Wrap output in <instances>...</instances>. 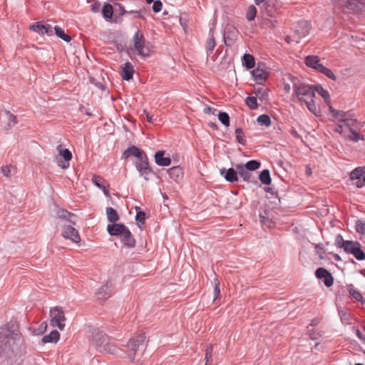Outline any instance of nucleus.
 <instances>
[{
    "label": "nucleus",
    "mask_w": 365,
    "mask_h": 365,
    "mask_svg": "<svg viewBox=\"0 0 365 365\" xmlns=\"http://www.w3.org/2000/svg\"><path fill=\"white\" fill-rule=\"evenodd\" d=\"M24 339L15 323L0 329V359L13 364L21 360L24 354Z\"/></svg>",
    "instance_id": "obj_1"
},
{
    "label": "nucleus",
    "mask_w": 365,
    "mask_h": 365,
    "mask_svg": "<svg viewBox=\"0 0 365 365\" xmlns=\"http://www.w3.org/2000/svg\"><path fill=\"white\" fill-rule=\"evenodd\" d=\"M292 97L297 98L300 103H304L307 109L311 113L315 115H318L319 110L315 105L314 100L315 97L314 88L305 83L297 81L294 83Z\"/></svg>",
    "instance_id": "obj_2"
},
{
    "label": "nucleus",
    "mask_w": 365,
    "mask_h": 365,
    "mask_svg": "<svg viewBox=\"0 0 365 365\" xmlns=\"http://www.w3.org/2000/svg\"><path fill=\"white\" fill-rule=\"evenodd\" d=\"M133 46L130 47V52L138 55L142 58H147L150 56L151 46L148 41H146L144 36L139 31H137L132 38Z\"/></svg>",
    "instance_id": "obj_3"
},
{
    "label": "nucleus",
    "mask_w": 365,
    "mask_h": 365,
    "mask_svg": "<svg viewBox=\"0 0 365 365\" xmlns=\"http://www.w3.org/2000/svg\"><path fill=\"white\" fill-rule=\"evenodd\" d=\"M93 342L96 349L100 352L115 354L118 352L116 346L111 341L106 334L96 331L93 333Z\"/></svg>",
    "instance_id": "obj_4"
},
{
    "label": "nucleus",
    "mask_w": 365,
    "mask_h": 365,
    "mask_svg": "<svg viewBox=\"0 0 365 365\" xmlns=\"http://www.w3.org/2000/svg\"><path fill=\"white\" fill-rule=\"evenodd\" d=\"M51 324L53 327L58 328L61 331L65 327L66 317L63 310L58 307H53L50 310Z\"/></svg>",
    "instance_id": "obj_5"
},
{
    "label": "nucleus",
    "mask_w": 365,
    "mask_h": 365,
    "mask_svg": "<svg viewBox=\"0 0 365 365\" xmlns=\"http://www.w3.org/2000/svg\"><path fill=\"white\" fill-rule=\"evenodd\" d=\"M145 340L144 334H139L135 339L130 340L127 344V348L129 351L128 356L131 360L135 359V356L140 347H143V343Z\"/></svg>",
    "instance_id": "obj_6"
},
{
    "label": "nucleus",
    "mask_w": 365,
    "mask_h": 365,
    "mask_svg": "<svg viewBox=\"0 0 365 365\" xmlns=\"http://www.w3.org/2000/svg\"><path fill=\"white\" fill-rule=\"evenodd\" d=\"M58 155L56 157V161L58 165L63 169H66L69 166V161L72 158L71 151L67 148H63L61 145L57 146Z\"/></svg>",
    "instance_id": "obj_7"
},
{
    "label": "nucleus",
    "mask_w": 365,
    "mask_h": 365,
    "mask_svg": "<svg viewBox=\"0 0 365 365\" xmlns=\"http://www.w3.org/2000/svg\"><path fill=\"white\" fill-rule=\"evenodd\" d=\"M329 111L336 120L344 122L345 127L350 128L354 125V120L350 113L336 110L331 106L329 107Z\"/></svg>",
    "instance_id": "obj_8"
},
{
    "label": "nucleus",
    "mask_w": 365,
    "mask_h": 365,
    "mask_svg": "<svg viewBox=\"0 0 365 365\" xmlns=\"http://www.w3.org/2000/svg\"><path fill=\"white\" fill-rule=\"evenodd\" d=\"M344 252L348 254H351L358 260L365 259V253L361 250V245L358 242L351 241L350 242H347Z\"/></svg>",
    "instance_id": "obj_9"
},
{
    "label": "nucleus",
    "mask_w": 365,
    "mask_h": 365,
    "mask_svg": "<svg viewBox=\"0 0 365 365\" xmlns=\"http://www.w3.org/2000/svg\"><path fill=\"white\" fill-rule=\"evenodd\" d=\"M311 26L308 21H300L294 27L296 43H299L302 38L306 37L310 31Z\"/></svg>",
    "instance_id": "obj_10"
},
{
    "label": "nucleus",
    "mask_w": 365,
    "mask_h": 365,
    "mask_svg": "<svg viewBox=\"0 0 365 365\" xmlns=\"http://www.w3.org/2000/svg\"><path fill=\"white\" fill-rule=\"evenodd\" d=\"M350 179L357 187H362L365 184V168L359 167L350 174Z\"/></svg>",
    "instance_id": "obj_11"
},
{
    "label": "nucleus",
    "mask_w": 365,
    "mask_h": 365,
    "mask_svg": "<svg viewBox=\"0 0 365 365\" xmlns=\"http://www.w3.org/2000/svg\"><path fill=\"white\" fill-rule=\"evenodd\" d=\"M338 4L341 7L348 9L354 12L361 10L365 7L362 0H338Z\"/></svg>",
    "instance_id": "obj_12"
},
{
    "label": "nucleus",
    "mask_w": 365,
    "mask_h": 365,
    "mask_svg": "<svg viewBox=\"0 0 365 365\" xmlns=\"http://www.w3.org/2000/svg\"><path fill=\"white\" fill-rule=\"evenodd\" d=\"M62 235L66 239H69L73 242L78 243L81 240L78 232L71 225H64Z\"/></svg>",
    "instance_id": "obj_13"
},
{
    "label": "nucleus",
    "mask_w": 365,
    "mask_h": 365,
    "mask_svg": "<svg viewBox=\"0 0 365 365\" xmlns=\"http://www.w3.org/2000/svg\"><path fill=\"white\" fill-rule=\"evenodd\" d=\"M130 156L135 157L138 160H142L144 158H146V155L144 153V152L137 148L136 146L132 145L129 148H128L123 153V158L125 159H127L130 158Z\"/></svg>",
    "instance_id": "obj_14"
},
{
    "label": "nucleus",
    "mask_w": 365,
    "mask_h": 365,
    "mask_svg": "<svg viewBox=\"0 0 365 365\" xmlns=\"http://www.w3.org/2000/svg\"><path fill=\"white\" fill-rule=\"evenodd\" d=\"M316 276L318 279H323L324 284L329 287L333 284L334 279L330 272L326 269L320 267L316 270Z\"/></svg>",
    "instance_id": "obj_15"
},
{
    "label": "nucleus",
    "mask_w": 365,
    "mask_h": 365,
    "mask_svg": "<svg viewBox=\"0 0 365 365\" xmlns=\"http://www.w3.org/2000/svg\"><path fill=\"white\" fill-rule=\"evenodd\" d=\"M135 167L140 175L143 177L145 180H148V175L151 173V170L149 168L147 158L139 160V162L135 164Z\"/></svg>",
    "instance_id": "obj_16"
},
{
    "label": "nucleus",
    "mask_w": 365,
    "mask_h": 365,
    "mask_svg": "<svg viewBox=\"0 0 365 365\" xmlns=\"http://www.w3.org/2000/svg\"><path fill=\"white\" fill-rule=\"evenodd\" d=\"M237 170L234 168H229L228 170L222 168L220 170V175L224 176L225 179L230 182H235L237 181Z\"/></svg>",
    "instance_id": "obj_17"
},
{
    "label": "nucleus",
    "mask_w": 365,
    "mask_h": 365,
    "mask_svg": "<svg viewBox=\"0 0 365 365\" xmlns=\"http://www.w3.org/2000/svg\"><path fill=\"white\" fill-rule=\"evenodd\" d=\"M165 152L163 150L158 151L155 154V160L157 165L160 166H169L171 164L170 157H165Z\"/></svg>",
    "instance_id": "obj_18"
},
{
    "label": "nucleus",
    "mask_w": 365,
    "mask_h": 365,
    "mask_svg": "<svg viewBox=\"0 0 365 365\" xmlns=\"http://www.w3.org/2000/svg\"><path fill=\"white\" fill-rule=\"evenodd\" d=\"M305 63L307 66L312 68L319 72V67L324 66L321 63L319 58L317 56H308L306 57Z\"/></svg>",
    "instance_id": "obj_19"
},
{
    "label": "nucleus",
    "mask_w": 365,
    "mask_h": 365,
    "mask_svg": "<svg viewBox=\"0 0 365 365\" xmlns=\"http://www.w3.org/2000/svg\"><path fill=\"white\" fill-rule=\"evenodd\" d=\"M134 73L133 66L130 62L125 63L122 67L121 76L125 81H130Z\"/></svg>",
    "instance_id": "obj_20"
},
{
    "label": "nucleus",
    "mask_w": 365,
    "mask_h": 365,
    "mask_svg": "<svg viewBox=\"0 0 365 365\" xmlns=\"http://www.w3.org/2000/svg\"><path fill=\"white\" fill-rule=\"evenodd\" d=\"M111 284H106L102 286L96 293L97 297L99 299H106L111 295Z\"/></svg>",
    "instance_id": "obj_21"
},
{
    "label": "nucleus",
    "mask_w": 365,
    "mask_h": 365,
    "mask_svg": "<svg viewBox=\"0 0 365 365\" xmlns=\"http://www.w3.org/2000/svg\"><path fill=\"white\" fill-rule=\"evenodd\" d=\"M120 237L124 245L128 247H133L135 245V240L132 237L131 232L127 228H125Z\"/></svg>",
    "instance_id": "obj_22"
},
{
    "label": "nucleus",
    "mask_w": 365,
    "mask_h": 365,
    "mask_svg": "<svg viewBox=\"0 0 365 365\" xmlns=\"http://www.w3.org/2000/svg\"><path fill=\"white\" fill-rule=\"evenodd\" d=\"M125 228L126 227L122 224L115 223L113 225H108L107 227V230L110 235L118 236L121 235Z\"/></svg>",
    "instance_id": "obj_23"
},
{
    "label": "nucleus",
    "mask_w": 365,
    "mask_h": 365,
    "mask_svg": "<svg viewBox=\"0 0 365 365\" xmlns=\"http://www.w3.org/2000/svg\"><path fill=\"white\" fill-rule=\"evenodd\" d=\"M252 75L255 81L259 84H262L267 78V73L265 71L260 68L254 69L252 72Z\"/></svg>",
    "instance_id": "obj_24"
},
{
    "label": "nucleus",
    "mask_w": 365,
    "mask_h": 365,
    "mask_svg": "<svg viewBox=\"0 0 365 365\" xmlns=\"http://www.w3.org/2000/svg\"><path fill=\"white\" fill-rule=\"evenodd\" d=\"M60 339V334L58 331L53 330L49 334L45 335L42 338V342L46 343H57Z\"/></svg>",
    "instance_id": "obj_25"
},
{
    "label": "nucleus",
    "mask_w": 365,
    "mask_h": 365,
    "mask_svg": "<svg viewBox=\"0 0 365 365\" xmlns=\"http://www.w3.org/2000/svg\"><path fill=\"white\" fill-rule=\"evenodd\" d=\"M235 168L237 170L238 174L241 178H242L244 181L250 182L252 174L250 171L247 170V169H245V168L242 167V164L235 165Z\"/></svg>",
    "instance_id": "obj_26"
},
{
    "label": "nucleus",
    "mask_w": 365,
    "mask_h": 365,
    "mask_svg": "<svg viewBox=\"0 0 365 365\" xmlns=\"http://www.w3.org/2000/svg\"><path fill=\"white\" fill-rule=\"evenodd\" d=\"M168 173L172 179L177 181L182 178V172L180 167H173L168 170Z\"/></svg>",
    "instance_id": "obj_27"
},
{
    "label": "nucleus",
    "mask_w": 365,
    "mask_h": 365,
    "mask_svg": "<svg viewBox=\"0 0 365 365\" xmlns=\"http://www.w3.org/2000/svg\"><path fill=\"white\" fill-rule=\"evenodd\" d=\"M242 64L247 69H251L255 66V58L251 54L245 53L242 57Z\"/></svg>",
    "instance_id": "obj_28"
},
{
    "label": "nucleus",
    "mask_w": 365,
    "mask_h": 365,
    "mask_svg": "<svg viewBox=\"0 0 365 365\" xmlns=\"http://www.w3.org/2000/svg\"><path fill=\"white\" fill-rule=\"evenodd\" d=\"M314 88L315 92H317L324 100V102L329 105L330 103V96L329 92L321 86H317Z\"/></svg>",
    "instance_id": "obj_29"
},
{
    "label": "nucleus",
    "mask_w": 365,
    "mask_h": 365,
    "mask_svg": "<svg viewBox=\"0 0 365 365\" xmlns=\"http://www.w3.org/2000/svg\"><path fill=\"white\" fill-rule=\"evenodd\" d=\"M259 179L262 184L266 185H270L272 179L269 171L268 170H263L259 175Z\"/></svg>",
    "instance_id": "obj_30"
},
{
    "label": "nucleus",
    "mask_w": 365,
    "mask_h": 365,
    "mask_svg": "<svg viewBox=\"0 0 365 365\" xmlns=\"http://www.w3.org/2000/svg\"><path fill=\"white\" fill-rule=\"evenodd\" d=\"M106 215H107L108 221L110 222H115L119 219V216H118L117 212L115 211V210H114L112 207L106 208Z\"/></svg>",
    "instance_id": "obj_31"
},
{
    "label": "nucleus",
    "mask_w": 365,
    "mask_h": 365,
    "mask_svg": "<svg viewBox=\"0 0 365 365\" xmlns=\"http://www.w3.org/2000/svg\"><path fill=\"white\" fill-rule=\"evenodd\" d=\"M4 116L8 120L6 129L11 128L17 123L16 117L11 114L9 111H5Z\"/></svg>",
    "instance_id": "obj_32"
},
{
    "label": "nucleus",
    "mask_w": 365,
    "mask_h": 365,
    "mask_svg": "<svg viewBox=\"0 0 365 365\" xmlns=\"http://www.w3.org/2000/svg\"><path fill=\"white\" fill-rule=\"evenodd\" d=\"M102 13L105 19H111L113 14V6L109 4H106L102 8Z\"/></svg>",
    "instance_id": "obj_33"
},
{
    "label": "nucleus",
    "mask_w": 365,
    "mask_h": 365,
    "mask_svg": "<svg viewBox=\"0 0 365 365\" xmlns=\"http://www.w3.org/2000/svg\"><path fill=\"white\" fill-rule=\"evenodd\" d=\"M260 166V163L257 160H250L247 162L245 165H242L243 168L247 169L249 171H254L258 169Z\"/></svg>",
    "instance_id": "obj_34"
},
{
    "label": "nucleus",
    "mask_w": 365,
    "mask_h": 365,
    "mask_svg": "<svg viewBox=\"0 0 365 365\" xmlns=\"http://www.w3.org/2000/svg\"><path fill=\"white\" fill-rule=\"evenodd\" d=\"M53 29H54V32H55L56 35L58 38H60L63 39V41H65L66 42H69V41H71V37H70L69 36L66 35V34L64 33L63 30V29H61L60 27H58V26H55V27L53 28Z\"/></svg>",
    "instance_id": "obj_35"
},
{
    "label": "nucleus",
    "mask_w": 365,
    "mask_h": 365,
    "mask_svg": "<svg viewBox=\"0 0 365 365\" xmlns=\"http://www.w3.org/2000/svg\"><path fill=\"white\" fill-rule=\"evenodd\" d=\"M58 216L61 218L67 219L71 223H73V224L75 223V221H74V220L76 218L75 215L65 210H60L58 212Z\"/></svg>",
    "instance_id": "obj_36"
},
{
    "label": "nucleus",
    "mask_w": 365,
    "mask_h": 365,
    "mask_svg": "<svg viewBox=\"0 0 365 365\" xmlns=\"http://www.w3.org/2000/svg\"><path fill=\"white\" fill-rule=\"evenodd\" d=\"M247 106L252 110L257 109L258 107L257 97L255 96H249L246 98L245 100Z\"/></svg>",
    "instance_id": "obj_37"
},
{
    "label": "nucleus",
    "mask_w": 365,
    "mask_h": 365,
    "mask_svg": "<svg viewBox=\"0 0 365 365\" xmlns=\"http://www.w3.org/2000/svg\"><path fill=\"white\" fill-rule=\"evenodd\" d=\"M257 120L261 125L269 126L271 125V119L267 115H260Z\"/></svg>",
    "instance_id": "obj_38"
},
{
    "label": "nucleus",
    "mask_w": 365,
    "mask_h": 365,
    "mask_svg": "<svg viewBox=\"0 0 365 365\" xmlns=\"http://www.w3.org/2000/svg\"><path fill=\"white\" fill-rule=\"evenodd\" d=\"M217 117L219 120L225 126H228L230 125V117L228 114L225 112H219L217 113Z\"/></svg>",
    "instance_id": "obj_39"
},
{
    "label": "nucleus",
    "mask_w": 365,
    "mask_h": 365,
    "mask_svg": "<svg viewBox=\"0 0 365 365\" xmlns=\"http://www.w3.org/2000/svg\"><path fill=\"white\" fill-rule=\"evenodd\" d=\"M215 46V41L214 37L210 35L207 41L206 49L207 55H210Z\"/></svg>",
    "instance_id": "obj_40"
},
{
    "label": "nucleus",
    "mask_w": 365,
    "mask_h": 365,
    "mask_svg": "<svg viewBox=\"0 0 365 365\" xmlns=\"http://www.w3.org/2000/svg\"><path fill=\"white\" fill-rule=\"evenodd\" d=\"M319 72L332 80H336V78L334 73L329 68H326L325 66L319 67Z\"/></svg>",
    "instance_id": "obj_41"
},
{
    "label": "nucleus",
    "mask_w": 365,
    "mask_h": 365,
    "mask_svg": "<svg viewBox=\"0 0 365 365\" xmlns=\"http://www.w3.org/2000/svg\"><path fill=\"white\" fill-rule=\"evenodd\" d=\"M257 14V9L255 6L251 5L249 6L247 12V19L248 21H252L255 19Z\"/></svg>",
    "instance_id": "obj_42"
},
{
    "label": "nucleus",
    "mask_w": 365,
    "mask_h": 365,
    "mask_svg": "<svg viewBox=\"0 0 365 365\" xmlns=\"http://www.w3.org/2000/svg\"><path fill=\"white\" fill-rule=\"evenodd\" d=\"M350 242V240H344L341 235H338L335 243L338 247L343 248L345 250L346 243Z\"/></svg>",
    "instance_id": "obj_43"
},
{
    "label": "nucleus",
    "mask_w": 365,
    "mask_h": 365,
    "mask_svg": "<svg viewBox=\"0 0 365 365\" xmlns=\"http://www.w3.org/2000/svg\"><path fill=\"white\" fill-rule=\"evenodd\" d=\"M45 29L44 24L37 22L30 26V29L34 32L43 34V29Z\"/></svg>",
    "instance_id": "obj_44"
},
{
    "label": "nucleus",
    "mask_w": 365,
    "mask_h": 365,
    "mask_svg": "<svg viewBox=\"0 0 365 365\" xmlns=\"http://www.w3.org/2000/svg\"><path fill=\"white\" fill-rule=\"evenodd\" d=\"M350 130V134L348 135V138L352 141L357 142L358 140L362 139V136L360 133L356 132V130H354L350 128H349Z\"/></svg>",
    "instance_id": "obj_45"
},
{
    "label": "nucleus",
    "mask_w": 365,
    "mask_h": 365,
    "mask_svg": "<svg viewBox=\"0 0 365 365\" xmlns=\"http://www.w3.org/2000/svg\"><path fill=\"white\" fill-rule=\"evenodd\" d=\"M235 135H236L237 141L242 145H245V139L244 138V133H243L242 130L240 128H236L235 129Z\"/></svg>",
    "instance_id": "obj_46"
},
{
    "label": "nucleus",
    "mask_w": 365,
    "mask_h": 365,
    "mask_svg": "<svg viewBox=\"0 0 365 365\" xmlns=\"http://www.w3.org/2000/svg\"><path fill=\"white\" fill-rule=\"evenodd\" d=\"M355 228L358 233L363 234L365 231V223L363 221L359 220L356 222Z\"/></svg>",
    "instance_id": "obj_47"
},
{
    "label": "nucleus",
    "mask_w": 365,
    "mask_h": 365,
    "mask_svg": "<svg viewBox=\"0 0 365 365\" xmlns=\"http://www.w3.org/2000/svg\"><path fill=\"white\" fill-rule=\"evenodd\" d=\"M255 94L262 101L267 99V92L265 90L259 88L256 91Z\"/></svg>",
    "instance_id": "obj_48"
},
{
    "label": "nucleus",
    "mask_w": 365,
    "mask_h": 365,
    "mask_svg": "<svg viewBox=\"0 0 365 365\" xmlns=\"http://www.w3.org/2000/svg\"><path fill=\"white\" fill-rule=\"evenodd\" d=\"M153 10L155 13L160 12L162 9L163 4L160 0L153 1Z\"/></svg>",
    "instance_id": "obj_49"
},
{
    "label": "nucleus",
    "mask_w": 365,
    "mask_h": 365,
    "mask_svg": "<svg viewBox=\"0 0 365 365\" xmlns=\"http://www.w3.org/2000/svg\"><path fill=\"white\" fill-rule=\"evenodd\" d=\"M213 283H214V295H215V299H216L220 295V282L217 279H215Z\"/></svg>",
    "instance_id": "obj_50"
},
{
    "label": "nucleus",
    "mask_w": 365,
    "mask_h": 365,
    "mask_svg": "<svg viewBox=\"0 0 365 365\" xmlns=\"http://www.w3.org/2000/svg\"><path fill=\"white\" fill-rule=\"evenodd\" d=\"M102 178L98 175H93L92 178V182L99 189L103 186L101 184Z\"/></svg>",
    "instance_id": "obj_51"
},
{
    "label": "nucleus",
    "mask_w": 365,
    "mask_h": 365,
    "mask_svg": "<svg viewBox=\"0 0 365 365\" xmlns=\"http://www.w3.org/2000/svg\"><path fill=\"white\" fill-rule=\"evenodd\" d=\"M213 351V347L212 345L209 346L206 349V353H205V359H206V364L205 365H207L210 359L212 358V354Z\"/></svg>",
    "instance_id": "obj_52"
},
{
    "label": "nucleus",
    "mask_w": 365,
    "mask_h": 365,
    "mask_svg": "<svg viewBox=\"0 0 365 365\" xmlns=\"http://www.w3.org/2000/svg\"><path fill=\"white\" fill-rule=\"evenodd\" d=\"M136 221L144 224L145 222V213L143 211H139L136 214Z\"/></svg>",
    "instance_id": "obj_53"
},
{
    "label": "nucleus",
    "mask_w": 365,
    "mask_h": 365,
    "mask_svg": "<svg viewBox=\"0 0 365 365\" xmlns=\"http://www.w3.org/2000/svg\"><path fill=\"white\" fill-rule=\"evenodd\" d=\"M1 171L4 176L6 178H9L11 176V168L9 166H3L1 168Z\"/></svg>",
    "instance_id": "obj_54"
},
{
    "label": "nucleus",
    "mask_w": 365,
    "mask_h": 365,
    "mask_svg": "<svg viewBox=\"0 0 365 365\" xmlns=\"http://www.w3.org/2000/svg\"><path fill=\"white\" fill-rule=\"evenodd\" d=\"M45 29H43V34H46L48 36L53 35V28L49 24H44Z\"/></svg>",
    "instance_id": "obj_55"
},
{
    "label": "nucleus",
    "mask_w": 365,
    "mask_h": 365,
    "mask_svg": "<svg viewBox=\"0 0 365 365\" xmlns=\"http://www.w3.org/2000/svg\"><path fill=\"white\" fill-rule=\"evenodd\" d=\"M91 9L93 13H97L101 9V5L98 2H95L91 5Z\"/></svg>",
    "instance_id": "obj_56"
},
{
    "label": "nucleus",
    "mask_w": 365,
    "mask_h": 365,
    "mask_svg": "<svg viewBox=\"0 0 365 365\" xmlns=\"http://www.w3.org/2000/svg\"><path fill=\"white\" fill-rule=\"evenodd\" d=\"M216 111L217 110L216 109H214L210 106H205L203 109V112L206 114H210V115H216Z\"/></svg>",
    "instance_id": "obj_57"
},
{
    "label": "nucleus",
    "mask_w": 365,
    "mask_h": 365,
    "mask_svg": "<svg viewBox=\"0 0 365 365\" xmlns=\"http://www.w3.org/2000/svg\"><path fill=\"white\" fill-rule=\"evenodd\" d=\"M350 293L352 295V297L355 299H356L357 301H361L362 300L363 297L361 296L360 292H359L357 291H355V290H353V291H350Z\"/></svg>",
    "instance_id": "obj_58"
},
{
    "label": "nucleus",
    "mask_w": 365,
    "mask_h": 365,
    "mask_svg": "<svg viewBox=\"0 0 365 365\" xmlns=\"http://www.w3.org/2000/svg\"><path fill=\"white\" fill-rule=\"evenodd\" d=\"M144 113L145 114V118L149 123H153L156 120V118H154L153 115H150L146 111H144Z\"/></svg>",
    "instance_id": "obj_59"
},
{
    "label": "nucleus",
    "mask_w": 365,
    "mask_h": 365,
    "mask_svg": "<svg viewBox=\"0 0 365 365\" xmlns=\"http://www.w3.org/2000/svg\"><path fill=\"white\" fill-rule=\"evenodd\" d=\"M140 13H141V11H127L123 10V11H122V14H137V15H138V16H140V17L141 16Z\"/></svg>",
    "instance_id": "obj_60"
},
{
    "label": "nucleus",
    "mask_w": 365,
    "mask_h": 365,
    "mask_svg": "<svg viewBox=\"0 0 365 365\" xmlns=\"http://www.w3.org/2000/svg\"><path fill=\"white\" fill-rule=\"evenodd\" d=\"M344 125H338L337 126H336V128H334V130L336 132V133H339L340 134L342 133L343 132V130H344Z\"/></svg>",
    "instance_id": "obj_61"
},
{
    "label": "nucleus",
    "mask_w": 365,
    "mask_h": 365,
    "mask_svg": "<svg viewBox=\"0 0 365 365\" xmlns=\"http://www.w3.org/2000/svg\"><path fill=\"white\" fill-rule=\"evenodd\" d=\"M224 41L226 44H230L232 41V38H230L229 36H227V34L225 33L224 34Z\"/></svg>",
    "instance_id": "obj_62"
},
{
    "label": "nucleus",
    "mask_w": 365,
    "mask_h": 365,
    "mask_svg": "<svg viewBox=\"0 0 365 365\" xmlns=\"http://www.w3.org/2000/svg\"><path fill=\"white\" fill-rule=\"evenodd\" d=\"M101 190H103L104 195L106 196V197H109L110 196V193H109V190L104 186L103 185L102 187L101 188Z\"/></svg>",
    "instance_id": "obj_63"
},
{
    "label": "nucleus",
    "mask_w": 365,
    "mask_h": 365,
    "mask_svg": "<svg viewBox=\"0 0 365 365\" xmlns=\"http://www.w3.org/2000/svg\"><path fill=\"white\" fill-rule=\"evenodd\" d=\"M286 41L287 43H291V42H295L296 43V37H295V36H294V38H292L291 36H287L286 37Z\"/></svg>",
    "instance_id": "obj_64"
}]
</instances>
